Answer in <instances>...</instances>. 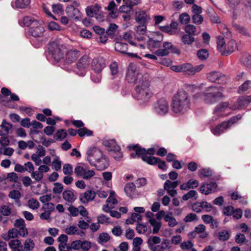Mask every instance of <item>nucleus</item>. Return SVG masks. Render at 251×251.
<instances>
[{
    "label": "nucleus",
    "mask_w": 251,
    "mask_h": 251,
    "mask_svg": "<svg viewBox=\"0 0 251 251\" xmlns=\"http://www.w3.org/2000/svg\"><path fill=\"white\" fill-rule=\"evenodd\" d=\"M230 234V230H222L218 233V239L220 241H226L229 239Z\"/></svg>",
    "instance_id": "obj_38"
},
{
    "label": "nucleus",
    "mask_w": 251,
    "mask_h": 251,
    "mask_svg": "<svg viewBox=\"0 0 251 251\" xmlns=\"http://www.w3.org/2000/svg\"><path fill=\"white\" fill-rule=\"evenodd\" d=\"M103 145L105 147L106 150L110 151H118L120 149L119 146L114 140H104L102 141Z\"/></svg>",
    "instance_id": "obj_26"
},
{
    "label": "nucleus",
    "mask_w": 251,
    "mask_h": 251,
    "mask_svg": "<svg viewBox=\"0 0 251 251\" xmlns=\"http://www.w3.org/2000/svg\"><path fill=\"white\" fill-rule=\"evenodd\" d=\"M123 2L124 4L119 8V12L123 13H133V9L131 8L128 4H127L126 2Z\"/></svg>",
    "instance_id": "obj_40"
},
{
    "label": "nucleus",
    "mask_w": 251,
    "mask_h": 251,
    "mask_svg": "<svg viewBox=\"0 0 251 251\" xmlns=\"http://www.w3.org/2000/svg\"><path fill=\"white\" fill-rule=\"evenodd\" d=\"M92 67L97 74H100L105 67L104 59L102 57L94 58L92 62Z\"/></svg>",
    "instance_id": "obj_14"
},
{
    "label": "nucleus",
    "mask_w": 251,
    "mask_h": 251,
    "mask_svg": "<svg viewBox=\"0 0 251 251\" xmlns=\"http://www.w3.org/2000/svg\"><path fill=\"white\" fill-rule=\"evenodd\" d=\"M35 246L33 241L30 239H27L25 241L23 250L25 251H29L32 250Z\"/></svg>",
    "instance_id": "obj_47"
},
{
    "label": "nucleus",
    "mask_w": 251,
    "mask_h": 251,
    "mask_svg": "<svg viewBox=\"0 0 251 251\" xmlns=\"http://www.w3.org/2000/svg\"><path fill=\"white\" fill-rule=\"evenodd\" d=\"M28 205L31 209L35 210L39 208L40 204L36 199L31 198L28 201Z\"/></svg>",
    "instance_id": "obj_60"
},
{
    "label": "nucleus",
    "mask_w": 251,
    "mask_h": 251,
    "mask_svg": "<svg viewBox=\"0 0 251 251\" xmlns=\"http://www.w3.org/2000/svg\"><path fill=\"white\" fill-rule=\"evenodd\" d=\"M217 47L218 50L221 52L222 55L225 54V49L226 45L224 37L219 36L217 40Z\"/></svg>",
    "instance_id": "obj_33"
},
{
    "label": "nucleus",
    "mask_w": 251,
    "mask_h": 251,
    "mask_svg": "<svg viewBox=\"0 0 251 251\" xmlns=\"http://www.w3.org/2000/svg\"><path fill=\"white\" fill-rule=\"evenodd\" d=\"M226 125H227L226 123L223 122L221 124L218 125L215 127L212 128L211 129V132L215 135L218 136L228 128L227 126H226Z\"/></svg>",
    "instance_id": "obj_30"
},
{
    "label": "nucleus",
    "mask_w": 251,
    "mask_h": 251,
    "mask_svg": "<svg viewBox=\"0 0 251 251\" xmlns=\"http://www.w3.org/2000/svg\"><path fill=\"white\" fill-rule=\"evenodd\" d=\"M100 7L98 4L91 5L87 7L85 12L87 16L89 17H93L95 16L96 19H98V13H99Z\"/></svg>",
    "instance_id": "obj_25"
},
{
    "label": "nucleus",
    "mask_w": 251,
    "mask_h": 251,
    "mask_svg": "<svg viewBox=\"0 0 251 251\" xmlns=\"http://www.w3.org/2000/svg\"><path fill=\"white\" fill-rule=\"evenodd\" d=\"M127 47L128 45L127 44L120 42H117L115 44V49L116 51L122 53L127 54L129 56L131 57H138L136 53L127 52Z\"/></svg>",
    "instance_id": "obj_19"
},
{
    "label": "nucleus",
    "mask_w": 251,
    "mask_h": 251,
    "mask_svg": "<svg viewBox=\"0 0 251 251\" xmlns=\"http://www.w3.org/2000/svg\"><path fill=\"white\" fill-rule=\"evenodd\" d=\"M232 25L233 27L234 28L235 30L238 33L245 36H249V32L245 27L242 26L236 23H233Z\"/></svg>",
    "instance_id": "obj_42"
},
{
    "label": "nucleus",
    "mask_w": 251,
    "mask_h": 251,
    "mask_svg": "<svg viewBox=\"0 0 251 251\" xmlns=\"http://www.w3.org/2000/svg\"><path fill=\"white\" fill-rule=\"evenodd\" d=\"M149 78H145L142 81H139L136 85L135 92L133 94L134 99L140 100L141 103H146L149 101L152 96V93L150 89Z\"/></svg>",
    "instance_id": "obj_2"
},
{
    "label": "nucleus",
    "mask_w": 251,
    "mask_h": 251,
    "mask_svg": "<svg viewBox=\"0 0 251 251\" xmlns=\"http://www.w3.org/2000/svg\"><path fill=\"white\" fill-rule=\"evenodd\" d=\"M173 50V44L170 42H165L163 43L162 48L155 51V54L158 56L168 55Z\"/></svg>",
    "instance_id": "obj_15"
},
{
    "label": "nucleus",
    "mask_w": 251,
    "mask_h": 251,
    "mask_svg": "<svg viewBox=\"0 0 251 251\" xmlns=\"http://www.w3.org/2000/svg\"><path fill=\"white\" fill-rule=\"evenodd\" d=\"M147 31V26L145 24H140L136 26L135 29V38L138 41H143L146 39L145 35Z\"/></svg>",
    "instance_id": "obj_21"
},
{
    "label": "nucleus",
    "mask_w": 251,
    "mask_h": 251,
    "mask_svg": "<svg viewBox=\"0 0 251 251\" xmlns=\"http://www.w3.org/2000/svg\"><path fill=\"white\" fill-rule=\"evenodd\" d=\"M153 109L155 112L159 115L167 113L169 110L167 101L164 98L160 99L153 104Z\"/></svg>",
    "instance_id": "obj_9"
},
{
    "label": "nucleus",
    "mask_w": 251,
    "mask_h": 251,
    "mask_svg": "<svg viewBox=\"0 0 251 251\" xmlns=\"http://www.w3.org/2000/svg\"><path fill=\"white\" fill-rule=\"evenodd\" d=\"M31 176L37 182L41 181L43 178V174H42L38 170L37 171H33L31 173Z\"/></svg>",
    "instance_id": "obj_52"
},
{
    "label": "nucleus",
    "mask_w": 251,
    "mask_h": 251,
    "mask_svg": "<svg viewBox=\"0 0 251 251\" xmlns=\"http://www.w3.org/2000/svg\"><path fill=\"white\" fill-rule=\"evenodd\" d=\"M203 68V65L193 67L191 64L185 63L179 65H174V71L176 72H184L189 75H194L200 72Z\"/></svg>",
    "instance_id": "obj_7"
},
{
    "label": "nucleus",
    "mask_w": 251,
    "mask_h": 251,
    "mask_svg": "<svg viewBox=\"0 0 251 251\" xmlns=\"http://www.w3.org/2000/svg\"><path fill=\"white\" fill-rule=\"evenodd\" d=\"M217 184L216 182H211L209 183L203 182L201 184L200 187V192L205 195H207L216 191Z\"/></svg>",
    "instance_id": "obj_11"
},
{
    "label": "nucleus",
    "mask_w": 251,
    "mask_h": 251,
    "mask_svg": "<svg viewBox=\"0 0 251 251\" xmlns=\"http://www.w3.org/2000/svg\"><path fill=\"white\" fill-rule=\"evenodd\" d=\"M194 36L187 34H184L181 37L182 42L184 45H191L195 42Z\"/></svg>",
    "instance_id": "obj_39"
},
{
    "label": "nucleus",
    "mask_w": 251,
    "mask_h": 251,
    "mask_svg": "<svg viewBox=\"0 0 251 251\" xmlns=\"http://www.w3.org/2000/svg\"><path fill=\"white\" fill-rule=\"evenodd\" d=\"M86 221L82 218H80L77 224L78 226L81 229H86L89 227V223L91 221V219L90 217H87V218H85Z\"/></svg>",
    "instance_id": "obj_36"
},
{
    "label": "nucleus",
    "mask_w": 251,
    "mask_h": 251,
    "mask_svg": "<svg viewBox=\"0 0 251 251\" xmlns=\"http://www.w3.org/2000/svg\"><path fill=\"white\" fill-rule=\"evenodd\" d=\"M87 160L89 163L97 168L98 170H102L109 166L108 159L103 154L102 152L96 147L89 148L87 152Z\"/></svg>",
    "instance_id": "obj_1"
},
{
    "label": "nucleus",
    "mask_w": 251,
    "mask_h": 251,
    "mask_svg": "<svg viewBox=\"0 0 251 251\" xmlns=\"http://www.w3.org/2000/svg\"><path fill=\"white\" fill-rule=\"evenodd\" d=\"M251 86V80H247L238 89L239 93H242L249 90Z\"/></svg>",
    "instance_id": "obj_55"
},
{
    "label": "nucleus",
    "mask_w": 251,
    "mask_h": 251,
    "mask_svg": "<svg viewBox=\"0 0 251 251\" xmlns=\"http://www.w3.org/2000/svg\"><path fill=\"white\" fill-rule=\"evenodd\" d=\"M223 91L222 87H209L202 93L203 100L207 104L215 103L223 98Z\"/></svg>",
    "instance_id": "obj_4"
},
{
    "label": "nucleus",
    "mask_w": 251,
    "mask_h": 251,
    "mask_svg": "<svg viewBox=\"0 0 251 251\" xmlns=\"http://www.w3.org/2000/svg\"><path fill=\"white\" fill-rule=\"evenodd\" d=\"M150 224L153 226V233H157L161 227V224L157 222L155 219H150L149 220Z\"/></svg>",
    "instance_id": "obj_44"
},
{
    "label": "nucleus",
    "mask_w": 251,
    "mask_h": 251,
    "mask_svg": "<svg viewBox=\"0 0 251 251\" xmlns=\"http://www.w3.org/2000/svg\"><path fill=\"white\" fill-rule=\"evenodd\" d=\"M187 94L184 91H179L174 100V112H184L190 106V101Z\"/></svg>",
    "instance_id": "obj_3"
},
{
    "label": "nucleus",
    "mask_w": 251,
    "mask_h": 251,
    "mask_svg": "<svg viewBox=\"0 0 251 251\" xmlns=\"http://www.w3.org/2000/svg\"><path fill=\"white\" fill-rule=\"evenodd\" d=\"M241 61L244 65L247 67L251 68V55L248 54H245L243 55L241 59Z\"/></svg>",
    "instance_id": "obj_49"
},
{
    "label": "nucleus",
    "mask_w": 251,
    "mask_h": 251,
    "mask_svg": "<svg viewBox=\"0 0 251 251\" xmlns=\"http://www.w3.org/2000/svg\"><path fill=\"white\" fill-rule=\"evenodd\" d=\"M143 160L150 165L157 164L159 169H166L165 162L161 161L159 158L154 156H144Z\"/></svg>",
    "instance_id": "obj_16"
},
{
    "label": "nucleus",
    "mask_w": 251,
    "mask_h": 251,
    "mask_svg": "<svg viewBox=\"0 0 251 251\" xmlns=\"http://www.w3.org/2000/svg\"><path fill=\"white\" fill-rule=\"evenodd\" d=\"M135 20L140 24H145L150 20V17L144 11H139L135 13Z\"/></svg>",
    "instance_id": "obj_24"
},
{
    "label": "nucleus",
    "mask_w": 251,
    "mask_h": 251,
    "mask_svg": "<svg viewBox=\"0 0 251 251\" xmlns=\"http://www.w3.org/2000/svg\"><path fill=\"white\" fill-rule=\"evenodd\" d=\"M111 74L112 75H116L118 72V65L116 62H112L109 66Z\"/></svg>",
    "instance_id": "obj_64"
},
{
    "label": "nucleus",
    "mask_w": 251,
    "mask_h": 251,
    "mask_svg": "<svg viewBox=\"0 0 251 251\" xmlns=\"http://www.w3.org/2000/svg\"><path fill=\"white\" fill-rule=\"evenodd\" d=\"M242 116L238 114L236 116H233L230 118L229 120L226 122H224V123H226L227 125V128H229L232 125L236 123L238 120L241 119Z\"/></svg>",
    "instance_id": "obj_57"
},
{
    "label": "nucleus",
    "mask_w": 251,
    "mask_h": 251,
    "mask_svg": "<svg viewBox=\"0 0 251 251\" xmlns=\"http://www.w3.org/2000/svg\"><path fill=\"white\" fill-rule=\"evenodd\" d=\"M237 49V44L235 40H231L226 45L225 49V54L228 55L233 52Z\"/></svg>",
    "instance_id": "obj_31"
},
{
    "label": "nucleus",
    "mask_w": 251,
    "mask_h": 251,
    "mask_svg": "<svg viewBox=\"0 0 251 251\" xmlns=\"http://www.w3.org/2000/svg\"><path fill=\"white\" fill-rule=\"evenodd\" d=\"M0 213L4 216H9L12 213V209L9 206L3 205L0 208Z\"/></svg>",
    "instance_id": "obj_50"
},
{
    "label": "nucleus",
    "mask_w": 251,
    "mask_h": 251,
    "mask_svg": "<svg viewBox=\"0 0 251 251\" xmlns=\"http://www.w3.org/2000/svg\"><path fill=\"white\" fill-rule=\"evenodd\" d=\"M62 196L65 201L70 203L73 202L75 200L74 193L70 190H65L62 193Z\"/></svg>",
    "instance_id": "obj_32"
},
{
    "label": "nucleus",
    "mask_w": 251,
    "mask_h": 251,
    "mask_svg": "<svg viewBox=\"0 0 251 251\" xmlns=\"http://www.w3.org/2000/svg\"><path fill=\"white\" fill-rule=\"evenodd\" d=\"M124 191L126 195L130 199L136 198L138 194L133 182H129L126 184Z\"/></svg>",
    "instance_id": "obj_18"
},
{
    "label": "nucleus",
    "mask_w": 251,
    "mask_h": 251,
    "mask_svg": "<svg viewBox=\"0 0 251 251\" xmlns=\"http://www.w3.org/2000/svg\"><path fill=\"white\" fill-rule=\"evenodd\" d=\"M29 32L33 37H40L43 35L45 32V29L42 25L41 22H39L38 25H34L32 26L29 28Z\"/></svg>",
    "instance_id": "obj_20"
},
{
    "label": "nucleus",
    "mask_w": 251,
    "mask_h": 251,
    "mask_svg": "<svg viewBox=\"0 0 251 251\" xmlns=\"http://www.w3.org/2000/svg\"><path fill=\"white\" fill-rule=\"evenodd\" d=\"M129 148L132 149L136 152L138 157L139 156H141L142 160L144 156H148L147 155V150L144 148H141L138 145L130 146Z\"/></svg>",
    "instance_id": "obj_34"
},
{
    "label": "nucleus",
    "mask_w": 251,
    "mask_h": 251,
    "mask_svg": "<svg viewBox=\"0 0 251 251\" xmlns=\"http://www.w3.org/2000/svg\"><path fill=\"white\" fill-rule=\"evenodd\" d=\"M39 22H40L30 16H25L23 18V24L26 26L30 25L33 26L35 25H38Z\"/></svg>",
    "instance_id": "obj_37"
},
{
    "label": "nucleus",
    "mask_w": 251,
    "mask_h": 251,
    "mask_svg": "<svg viewBox=\"0 0 251 251\" xmlns=\"http://www.w3.org/2000/svg\"><path fill=\"white\" fill-rule=\"evenodd\" d=\"M197 56L201 60H205L208 58L209 53L207 50L201 49L197 51Z\"/></svg>",
    "instance_id": "obj_53"
},
{
    "label": "nucleus",
    "mask_w": 251,
    "mask_h": 251,
    "mask_svg": "<svg viewBox=\"0 0 251 251\" xmlns=\"http://www.w3.org/2000/svg\"><path fill=\"white\" fill-rule=\"evenodd\" d=\"M66 13L70 18L79 21L81 19L82 14L78 8H75L74 5H68L66 8Z\"/></svg>",
    "instance_id": "obj_13"
},
{
    "label": "nucleus",
    "mask_w": 251,
    "mask_h": 251,
    "mask_svg": "<svg viewBox=\"0 0 251 251\" xmlns=\"http://www.w3.org/2000/svg\"><path fill=\"white\" fill-rule=\"evenodd\" d=\"M78 230L77 227L74 226H70L65 229V232L68 235H74L76 233L80 235L79 232H77Z\"/></svg>",
    "instance_id": "obj_59"
},
{
    "label": "nucleus",
    "mask_w": 251,
    "mask_h": 251,
    "mask_svg": "<svg viewBox=\"0 0 251 251\" xmlns=\"http://www.w3.org/2000/svg\"><path fill=\"white\" fill-rule=\"evenodd\" d=\"M145 78H149L148 75H143L140 73L135 64L133 63L129 64L126 75V79L128 83H132L137 85L139 81L142 82Z\"/></svg>",
    "instance_id": "obj_5"
},
{
    "label": "nucleus",
    "mask_w": 251,
    "mask_h": 251,
    "mask_svg": "<svg viewBox=\"0 0 251 251\" xmlns=\"http://www.w3.org/2000/svg\"><path fill=\"white\" fill-rule=\"evenodd\" d=\"M117 28L118 25L115 24H110L106 31V34L110 36L114 35Z\"/></svg>",
    "instance_id": "obj_61"
},
{
    "label": "nucleus",
    "mask_w": 251,
    "mask_h": 251,
    "mask_svg": "<svg viewBox=\"0 0 251 251\" xmlns=\"http://www.w3.org/2000/svg\"><path fill=\"white\" fill-rule=\"evenodd\" d=\"M14 226L17 228H19L20 235L23 237H25L28 234L27 229L25 228V224L24 220L22 218L17 219L14 223Z\"/></svg>",
    "instance_id": "obj_23"
},
{
    "label": "nucleus",
    "mask_w": 251,
    "mask_h": 251,
    "mask_svg": "<svg viewBox=\"0 0 251 251\" xmlns=\"http://www.w3.org/2000/svg\"><path fill=\"white\" fill-rule=\"evenodd\" d=\"M229 104L228 102H222L217 105L214 110V113L219 116H222L223 115V113L225 112L228 108L231 107L229 106Z\"/></svg>",
    "instance_id": "obj_27"
},
{
    "label": "nucleus",
    "mask_w": 251,
    "mask_h": 251,
    "mask_svg": "<svg viewBox=\"0 0 251 251\" xmlns=\"http://www.w3.org/2000/svg\"><path fill=\"white\" fill-rule=\"evenodd\" d=\"M184 30L186 32V34L191 35L193 36L197 35V28L196 27L191 24L187 25L185 28Z\"/></svg>",
    "instance_id": "obj_41"
},
{
    "label": "nucleus",
    "mask_w": 251,
    "mask_h": 251,
    "mask_svg": "<svg viewBox=\"0 0 251 251\" xmlns=\"http://www.w3.org/2000/svg\"><path fill=\"white\" fill-rule=\"evenodd\" d=\"M251 102V96H243L239 97L238 99L237 103L238 106L233 105L230 108L231 110H236L242 108L247 106Z\"/></svg>",
    "instance_id": "obj_17"
},
{
    "label": "nucleus",
    "mask_w": 251,
    "mask_h": 251,
    "mask_svg": "<svg viewBox=\"0 0 251 251\" xmlns=\"http://www.w3.org/2000/svg\"><path fill=\"white\" fill-rule=\"evenodd\" d=\"M74 173L78 177L85 180L90 179L95 175L94 170H90L88 167L84 164H77L75 168Z\"/></svg>",
    "instance_id": "obj_8"
},
{
    "label": "nucleus",
    "mask_w": 251,
    "mask_h": 251,
    "mask_svg": "<svg viewBox=\"0 0 251 251\" xmlns=\"http://www.w3.org/2000/svg\"><path fill=\"white\" fill-rule=\"evenodd\" d=\"M194 198L196 200L198 198L197 192L194 190L189 191L187 194H185L182 197V199L184 201H187L190 199Z\"/></svg>",
    "instance_id": "obj_48"
},
{
    "label": "nucleus",
    "mask_w": 251,
    "mask_h": 251,
    "mask_svg": "<svg viewBox=\"0 0 251 251\" xmlns=\"http://www.w3.org/2000/svg\"><path fill=\"white\" fill-rule=\"evenodd\" d=\"M208 79L212 82L219 84L226 83L228 80L227 77L218 72H213L207 75Z\"/></svg>",
    "instance_id": "obj_10"
},
{
    "label": "nucleus",
    "mask_w": 251,
    "mask_h": 251,
    "mask_svg": "<svg viewBox=\"0 0 251 251\" xmlns=\"http://www.w3.org/2000/svg\"><path fill=\"white\" fill-rule=\"evenodd\" d=\"M96 193L95 191L89 190L85 193L80 194L79 200L83 203H86L89 201H93L95 198Z\"/></svg>",
    "instance_id": "obj_22"
},
{
    "label": "nucleus",
    "mask_w": 251,
    "mask_h": 251,
    "mask_svg": "<svg viewBox=\"0 0 251 251\" xmlns=\"http://www.w3.org/2000/svg\"><path fill=\"white\" fill-rule=\"evenodd\" d=\"M92 247V243L91 242L87 240H81L80 242V249L82 251H88Z\"/></svg>",
    "instance_id": "obj_54"
},
{
    "label": "nucleus",
    "mask_w": 251,
    "mask_h": 251,
    "mask_svg": "<svg viewBox=\"0 0 251 251\" xmlns=\"http://www.w3.org/2000/svg\"><path fill=\"white\" fill-rule=\"evenodd\" d=\"M50 53L57 61L64 58V54L66 52V47L64 45L56 42H52L49 44Z\"/></svg>",
    "instance_id": "obj_6"
},
{
    "label": "nucleus",
    "mask_w": 251,
    "mask_h": 251,
    "mask_svg": "<svg viewBox=\"0 0 251 251\" xmlns=\"http://www.w3.org/2000/svg\"><path fill=\"white\" fill-rule=\"evenodd\" d=\"M205 230V226L204 225H199L195 228V231L191 232L190 234L193 235L195 233H202V234L200 235V237L202 238H206L208 234L206 232H204Z\"/></svg>",
    "instance_id": "obj_35"
},
{
    "label": "nucleus",
    "mask_w": 251,
    "mask_h": 251,
    "mask_svg": "<svg viewBox=\"0 0 251 251\" xmlns=\"http://www.w3.org/2000/svg\"><path fill=\"white\" fill-rule=\"evenodd\" d=\"M161 242V239L158 236L150 237L148 240V244L149 246H152L153 244H157Z\"/></svg>",
    "instance_id": "obj_63"
},
{
    "label": "nucleus",
    "mask_w": 251,
    "mask_h": 251,
    "mask_svg": "<svg viewBox=\"0 0 251 251\" xmlns=\"http://www.w3.org/2000/svg\"><path fill=\"white\" fill-rule=\"evenodd\" d=\"M90 62V59L88 56H83L77 63V68L79 70L85 69L88 66Z\"/></svg>",
    "instance_id": "obj_29"
},
{
    "label": "nucleus",
    "mask_w": 251,
    "mask_h": 251,
    "mask_svg": "<svg viewBox=\"0 0 251 251\" xmlns=\"http://www.w3.org/2000/svg\"><path fill=\"white\" fill-rule=\"evenodd\" d=\"M198 174L200 177H208L212 175V171L209 168H204L199 170Z\"/></svg>",
    "instance_id": "obj_56"
},
{
    "label": "nucleus",
    "mask_w": 251,
    "mask_h": 251,
    "mask_svg": "<svg viewBox=\"0 0 251 251\" xmlns=\"http://www.w3.org/2000/svg\"><path fill=\"white\" fill-rule=\"evenodd\" d=\"M164 188L170 196L173 197V182L172 181L167 180L164 183Z\"/></svg>",
    "instance_id": "obj_51"
},
{
    "label": "nucleus",
    "mask_w": 251,
    "mask_h": 251,
    "mask_svg": "<svg viewBox=\"0 0 251 251\" xmlns=\"http://www.w3.org/2000/svg\"><path fill=\"white\" fill-rule=\"evenodd\" d=\"M163 40V37L160 35L159 40H155L153 38H150L148 41V48L151 50H153L159 48L161 47V42Z\"/></svg>",
    "instance_id": "obj_28"
},
{
    "label": "nucleus",
    "mask_w": 251,
    "mask_h": 251,
    "mask_svg": "<svg viewBox=\"0 0 251 251\" xmlns=\"http://www.w3.org/2000/svg\"><path fill=\"white\" fill-rule=\"evenodd\" d=\"M30 2V0H16L15 4L18 8H25L27 7Z\"/></svg>",
    "instance_id": "obj_46"
},
{
    "label": "nucleus",
    "mask_w": 251,
    "mask_h": 251,
    "mask_svg": "<svg viewBox=\"0 0 251 251\" xmlns=\"http://www.w3.org/2000/svg\"><path fill=\"white\" fill-rule=\"evenodd\" d=\"M64 61L67 64H70L75 61L80 56V51L76 49H72L69 50H66L65 52Z\"/></svg>",
    "instance_id": "obj_12"
},
{
    "label": "nucleus",
    "mask_w": 251,
    "mask_h": 251,
    "mask_svg": "<svg viewBox=\"0 0 251 251\" xmlns=\"http://www.w3.org/2000/svg\"><path fill=\"white\" fill-rule=\"evenodd\" d=\"M8 197L14 200L16 203H20V199L21 197V194L18 190H14L11 191L8 194Z\"/></svg>",
    "instance_id": "obj_43"
},
{
    "label": "nucleus",
    "mask_w": 251,
    "mask_h": 251,
    "mask_svg": "<svg viewBox=\"0 0 251 251\" xmlns=\"http://www.w3.org/2000/svg\"><path fill=\"white\" fill-rule=\"evenodd\" d=\"M63 173L66 175H71L73 173V167L70 164H65L63 167Z\"/></svg>",
    "instance_id": "obj_62"
},
{
    "label": "nucleus",
    "mask_w": 251,
    "mask_h": 251,
    "mask_svg": "<svg viewBox=\"0 0 251 251\" xmlns=\"http://www.w3.org/2000/svg\"><path fill=\"white\" fill-rule=\"evenodd\" d=\"M110 238V237L107 233L103 232L99 235L98 242L100 244H103L108 242Z\"/></svg>",
    "instance_id": "obj_45"
},
{
    "label": "nucleus",
    "mask_w": 251,
    "mask_h": 251,
    "mask_svg": "<svg viewBox=\"0 0 251 251\" xmlns=\"http://www.w3.org/2000/svg\"><path fill=\"white\" fill-rule=\"evenodd\" d=\"M54 186L52 191L54 194H60L62 192L64 186L62 183L55 182L54 183Z\"/></svg>",
    "instance_id": "obj_58"
}]
</instances>
